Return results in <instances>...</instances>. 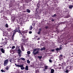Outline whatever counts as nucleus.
Wrapping results in <instances>:
<instances>
[{"instance_id":"obj_4","label":"nucleus","mask_w":73,"mask_h":73,"mask_svg":"<svg viewBox=\"0 0 73 73\" xmlns=\"http://www.w3.org/2000/svg\"><path fill=\"white\" fill-rule=\"evenodd\" d=\"M9 61H8V59H7L5 60L4 62V66H6L7 65H8Z\"/></svg>"},{"instance_id":"obj_16","label":"nucleus","mask_w":73,"mask_h":73,"mask_svg":"<svg viewBox=\"0 0 73 73\" xmlns=\"http://www.w3.org/2000/svg\"><path fill=\"white\" fill-rule=\"evenodd\" d=\"M9 66H7L5 68V69H6V70H8V69H9Z\"/></svg>"},{"instance_id":"obj_23","label":"nucleus","mask_w":73,"mask_h":73,"mask_svg":"<svg viewBox=\"0 0 73 73\" xmlns=\"http://www.w3.org/2000/svg\"><path fill=\"white\" fill-rule=\"evenodd\" d=\"M5 27H6V28H8V25L7 24H6L5 25Z\"/></svg>"},{"instance_id":"obj_51","label":"nucleus","mask_w":73,"mask_h":73,"mask_svg":"<svg viewBox=\"0 0 73 73\" xmlns=\"http://www.w3.org/2000/svg\"><path fill=\"white\" fill-rule=\"evenodd\" d=\"M69 1H70V0H68Z\"/></svg>"},{"instance_id":"obj_36","label":"nucleus","mask_w":73,"mask_h":73,"mask_svg":"<svg viewBox=\"0 0 73 73\" xmlns=\"http://www.w3.org/2000/svg\"><path fill=\"white\" fill-rule=\"evenodd\" d=\"M67 68H69V69H70V66H67Z\"/></svg>"},{"instance_id":"obj_50","label":"nucleus","mask_w":73,"mask_h":73,"mask_svg":"<svg viewBox=\"0 0 73 73\" xmlns=\"http://www.w3.org/2000/svg\"><path fill=\"white\" fill-rule=\"evenodd\" d=\"M6 0V1H8V0Z\"/></svg>"},{"instance_id":"obj_35","label":"nucleus","mask_w":73,"mask_h":73,"mask_svg":"<svg viewBox=\"0 0 73 73\" xmlns=\"http://www.w3.org/2000/svg\"><path fill=\"white\" fill-rule=\"evenodd\" d=\"M29 33L30 34H31V33H32V31H30L29 32Z\"/></svg>"},{"instance_id":"obj_29","label":"nucleus","mask_w":73,"mask_h":73,"mask_svg":"<svg viewBox=\"0 0 73 73\" xmlns=\"http://www.w3.org/2000/svg\"><path fill=\"white\" fill-rule=\"evenodd\" d=\"M65 62H64L63 63H62V65L63 66H64V65L65 64Z\"/></svg>"},{"instance_id":"obj_45","label":"nucleus","mask_w":73,"mask_h":73,"mask_svg":"<svg viewBox=\"0 0 73 73\" xmlns=\"http://www.w3.org/2000/svg\"><path fill=\"white\" fill-rule=\"evenodd\" d=\"M0 47H1V48H2L3 47V46H0Z\"/></svg>"},{"instance_id":"obj_27","label":"nucleus","mask_w":73,"mask_h":73,"mask_svg":"<svg viewBox=\"0 0 73 73\" xmlns=\"http://www.w3.org/2000/svg\"><path fill=\"white\" fill-rule=\"evenodd\" d=\"M27 61L28 64H30V61L29 60H28Z\"/></svg>"},{"instance_id":"obj_17","label":"nucleus","mask_w":73,"mask_h":73,"mask_svg":"<svg viewBox=\"0 0 73 73\" xmlns=\"http://www.w3.org/2000/svg\"><path fill=\"white\" fill-rule=\"evenodd\" d=\"M62 48V45H60V48H59V50H60Z\"/></svg>"},{"instance_id":"obj_26","label":"nucleus","mask_w":73,"mask_h":73,"mask_svg":"<svg viewBox=\"0 0 73 73\" xmlns=\"http://www.w3.org/2000/svg\"><path fill=\"white\" fill-rule=\"evenodd\" d=\"M69 72V70H66L65 71V72H66V73H68V72Z\"/></svg>"},{"instance_id":"obj_6","label":"nucleus","mask_w":73,"mask_h":73,"mask_svg":"<svg viewBox=\"0 0 73 73\" xmlns=\"http://www.w3.org/2000/svg\"><path fill=\"white\" fill-rule=\"evenodd\" d=\"M17 31H13V33H12L13 34V36H12V39H13V38H14V36H15L14 35L15 34V33H16Z\"/></svg>"},{"instance_id":"obj_18","label":"nucleus","mask_w":73,"mask_h":73,"mask_svg":"<svg viewBox=\"0 0 73 73\" xmlns=\"http://www.w3.org/2000/svg\"><path fill=\"white\" fill-rule=\"evenodd\" d=\"M52 17H56L57 16V15H56V14H54V15H52Z\"/></svg>"},{"instance_id":"obj_8","label":"nucleus","mask_w":73,"mask_h":73,"mask_svg":"<svg viewBox=\"0 0 73 73\" xmlns=\"http://www.w3.org/2000/svg\"><path fill=\"white\" fill-rule=\"evenodd\" d=\"M6 40H5L4 42H3V44L2 43H1L0 44V45H3H3H5V44H7V39H5Z\"/></svg>"},{"instance_id":"obj_48","label":"nucleus","mask_w":73,"mask_h":73,"mask_svg":"<svg viewBox=\"0 0 73 73\" xmlns=\"http://www.w3.org/2000/svg\"><path fill=\"white\" fill-rule=\"evenodd\" d=\"M36 12L37 13V11H36Z\"/></svg>"},{"instance_id":"obj_33","label":"nucleus","mask_w":73,"mask_h":73,"mask_svg":"<svg viewBox=\"0 0 73 73\" xmlns=\"http://www.w3.org/2000/svg\"><path fill=\"white\" fill-rule=\"evenodd\" d=\"M41 29H39V32H41Z\"/></svg>"},{"instance_id":"obj_39","label":"nucleus","mask_w":73,"mask_h":73,"mask_svg":"<svg viewBox=\"0 0 73 73\" xmlns=\"http://www.w3.org/2000/svg\"><path fill=\"white\" fill-rule=\"evenodd\" d=\"M18 54H19V56L20 57V56H21V53H18Z\"/></svg>"},{"instance_id":"obj_5","label":"nucleus","mask_w":73,"mask_h":73,"mask_svg":"<svg viewBox=\"0 0 73 73\" xmlns=\"http://www.w3.org/2000/svg\"><path fill=\"white\" fill-rule=\"evenodd\" d=\"M16 51L18 53H21V51L20 49L19 48H17L16 49Z\"/></svg>"},{"instance_id":"obj_7","label":"nucleus","mask_w":73,"mask_h":73,"mask_svg":"<svg viewBox=\"0 0 73 73\" xmlns=\"http://www.w3.org/2000/svg\"><path fill=\"white\" fill-rule=\"evenodd\" d=\"M24 43H22L21 44V50H22V51H24V49L23 47V45H24Z\"/></svg>"},{"instance_id":"obj_52","label":"nucleus","mask_w":73,"mask_h":73,"mask_svg":"<svg viewBox=\"0 0 73 73\" xmlns=\"http://www.w3.org/2000/svg\"><path fill=\"white\" fill-rule=\"evenodd\" d=\"M2 40H3V38H2Z\"/></svg>"},{"instance_id":"obj_25","label":"nucleus","mask_w":73,"mask_h":73,"mask_svg":"<svg viewBox=\"0 0 73 73\" xmlns=\"http://www.w3.org/2000/svg\"><path fill=\"white\" fill-rule=\"evenodd\" d=\"M38 58L40 60H41V58H42V56H38Z\"/></svg>"},{"instance_id":"obj_22","label":"nucleus","mask_w":73,"mask_h":73,"mask_svg":"<svg viewBox=\"0 0 73 73\" xmlns=\"http://www.w3.org/2000/svg\"><path fill=\"white\" fill-rule=\"evenodd\" d=\"M21 60H23V61H25V58H20Z\"/></svg>"},{"instance_id":"obj_28","label":"nucleus","mask_w":73,"mask_h":73,"mask_svg":"<svg viewBox=\"0 0 73 73\" xmlns=\"http://www.w3.org/2000/svg\"><path fill=\"white\" fill-rule=\"evenodd\" d=\"M45 69H48V66H45Z\"/></svg>"},{"instance_id":"obj_30","label":"nucleus","mask_w":73,"mask_h":73,"mask_svg":"<svg viewBox=\"0 0 73 73\" xmlns=\"http://www.w3.org/2000/svg\"><path fill=\"white\" fill-rule=\"evenodd\" d=\"M15 46H13L11 48L13 49H15Z\"/></svg>"},{"instance_id":"obj_42","label":"nucleus","mask_w":73,"mask_h":73,"mask_svg":"<svg viewBox=\"0 0 73 73\" xmlns=\"http://www.w3.org/2000/svg\"><path fill=\"white\" fill-rule=\"evenodd\" d=\"M40 40L39 38H38L37 39V40Z\"/></svg>"},{"instance_id":"obj_21","label":"nucleus","mask_w":73,"mask_h":73,"mask_svg":"<svg viewBox=\"0 0 73 73\" xmlns=\"http://www.w3.org/2000/svg\"><path fill=\"white\" fill-rule=\"evenodd\" d=\"M45 47H43L42 48H41L40 50H45Z\"/></svg>"},{"instance_id":"obj_11","label":"nucleus","mask_w":73,"mask_h":73,"mask_svg":"<svg viewBox=\"0 0 73 73\" xmlns=\"http://www.w3.org/2000/svg\"><path fill=\"white\" fill-rule=\"evenodd\" d=\"M7 31H8L9 32H11V31H12V28H9L7 29Z\"/></svg>"},{"instance_id":"obj_44","label":"nucleus","mask_w":73,"mask_h":73,"mask_svg":"<svg viewBox=\"0 0 73 73\" xmlns=\"http://www.w3.org/2000/svg\"><path fill=\"white\" fill-rule=\"evenodd\" d=\"M43 71H45V69H43Z\"/></svg>"},{"instance_id":"obj_24","label":"nucleus","mask_w":73,"mask_h":73,"mask_svg":"<svg viewBox=\"0 0 73 73\" xmlns=\"http://www.w3.org/2000/svg\"><path fill=\"white\" fill-rule=\"evenodd\" d=\"M27 53L28 54H31V51H28L27 52Z\"/></svg>"},{"instance_id":"obj_12","label":"nucleus","mask_w":73,"mask_h":73,"mask_svg":"<svg viewBox=\"0 0 73 73\" xmlns=\"http://www.w3.org/2000/svg\"><path fill=\"white\" fill-rule=\"evenodd\" d=\"M3 35H7V32L5 31H3Z\"/></svg>"},{"instance_id":"obj_10","label":"nucleus","mask_w":73,"mask_h":73,"mask_svg":"<svg viewBox=\"0 0 73 73\" xmlns=\"http://www.w3.org/2000/svg\"><path fill=\"white\" fill-rule=\"evenodd\" d=\"M63 56L62 54H60V56H59V58L60 60H62V57Z\"/></svg>"},{"instance_id":"obj_40","label":"nucleus","mask_w":73,"mask_h":73,"mask_svg":"<svg viewBox=\"0 0 73 73\" xmlns=\"http://www.w3.org/2000/svg\"><path fill=\"white\" fill-rule=\"evenodd\" d=\"M38 34H40V32H39V31H38V32L37 33Z\"/></svg>"},{"instance_id":"obj_38","label":"nucleus","mask_w":73,"mask_h":73,"mask_svg":"<svg viewBox=\"0 0 73 73\" xmlns=\"http://www.w3.org/2000/svg\"><path fill=\"white\" fill-rule=\"evenodd\" d=\"M1 72H4V70H1Z\"/></svg>"},{"instance_id":"obj_9","label":"nucleus","mask_w":73,"mask_h":73,"mask_svg":"<svg viewBox=\"0 0 73 73\" xmlns=\"http://www.w3.org/2000/svg\"><path fill=\"white\" fill-rule=\"evenodd\" d=\"M0 50L1 52L2 53H4L5 52V50H4V49H3V48H1L0 49Z\"/></svg>"},{"instance_id":"obj_34","label":"nucleus","mask_w":73,"mask_h":73,"mask_svg":"<svg viewBox=\"0 0 73 73\" xmlns=\"http://www.w3.org/2000/svg\"><path fill=\"white\" fill-rule=\"evenodd\" d=\"M46 29H48V26H46L45 27Z\"/></svg>"},{"instance_id":"obj_47","label":"nucleus","mask_w":73,"mask_h":73,"mask_svg":"<svg viewBox=\"0 0 73 73\" xmlns=\"http://www.w3.org/2000/svg\"><path fill=\"white\" fill-rule=\"evenodd\" d=\"M52 21H54V20L53 19L52 20Z\"/></svg>"},{"instance_id":"obj_31","label":"nucleus","mask_w":73,"mask_h":73,"mask_svg":"<svg viewBox=\"0 0 73 73\" xmlns=\"http://www.w3.org/2000/svg\"><path fill=\"white\" fill-rule=\"evenodd\" d=\"M12 59H11L10 60V62H12Z\"/></svg>"},{"instance_id":"obj_32","label":"nucleus","mask_w":73,"mask_h":73,"mask_svg":"<svg viewBox=\"0 0 73 73\" xmlns=\"http://www.w3.org/2000/svg\"><path fill=\"white\" fill-rule=\"evenodd\" d=\"M56 50H60L58 48H57L56 49Z\"/></svg>"},{"instance_id":"obj_49","label":"nucleus","mask_w":73,"mask_h":73,"mask_svg":"<svg viewBox=\"0 0 73 73\" xmlns=\"http://www.w3.org/2000/svg\"><path fill=\"white\" fill-rule=\"evenodd\" d=\"M65 45H66V43L65 44Z\"/></svg>"},{"instance_id":"obj_14","label":"nucleus","mask_w":73,"mask_h":73,"mask_svg":"<svg viewBox=\"0 0 73 73\" xmlns=\"http://www.w3.org/2000/svg\"><path fill=\"white\" fill-rule=\"evenodd\" d=\"M54 70L53 69H51V73H54Z\"/></svg>"},{"instance_id":"obj_2","label":"nucleus","mask_w":73,"mask_h":73,"mask_svg":"<svg viewBox=\"0 0 73 73\" xmlns=\"http://www.w3.org/2000/svg\"><path fill=\"white\" fill-rule=\"evenodd\" d=\"M37 50L38 51H37ZM40 50V48H36V49H34L33 52V54L34 55H36V54H38L39 53V51ZM36 51H37L36 52Z\"/></svg>"},{"instance_id":"obj_41","label":"nucleus","mask_w":73,"mask_h":73,"mask_svg":"<svg viewBox=\"0 0 73 73\" xmlns=\"http://www.w3.org/2000/svg\"><path fill=\"white\" fill-rule=\"evenodd\" d=\"M54 50H51V51H52V52H53Z\"/></svg>"},{"instance_id":"obj_15","label":"nucleus","mask_w":73,"mask_h":73,"mask_svg":"<svg viewBox=\"0 0 73 73\" xmlns=\"http://www.w3.org/2000/svg\"><path fill=\"white\" fill-rule=\"evenodd\" d=\"M25 70H28V66H26L25 68Z\"/></svg>"},{"instance_id":"obj_3","label":"nucleus","mask_w":73,"mask_h":73,"mask_svg":"<svg viewBox=\"0 0 73 73\" xmlns=\"http://www.w3.org/2000/svg\"><path fill=\"white\" fill-rule=\"evenodd\" d=\"M15 65L16 67H20L21 68V70H24L25 69L24 67L23 66V65H19V64H15Z\"/></svg>"},{"instance_id":"obj_1","label":"nucleus","mask_w":73,"mask_h":73,"mask_svg":"<svg viewBox=\"0 0 73 73\" xmlns=\"http://www.w3.org/2000/svg\"><path fill=\"white\" fill-rule=\"evenodd\" d=\"M16 31L17 32H19L20 34L19 35L21 37V36H22L23 38L22 39V41L23 42H27V40H28V38H26L25 37V36H24V34L25 33H27V31H22L23 34L20 32V30H19V27H18V28L16 27Z\"/></svg>"},{"instance_id":"obj_37","label":"nucleus","mask_w":73,"mask_h":73,"mask_svg":"<svg viewBox=\"0 0 73 73\" xmlns=\"http://www.w3.org/2000/svg\"><path fill=\"white\" fill-rule=\"evenodd\" d=\"M49 61L50 62H52V60L50 59L49 60Z\"/></svg>"},{"instance_id":"obj_46","label":"nucleus","mask_w":73,"mask_h":73,"mask_svg":"<svg viewBox=\"0 0 73 73\" xmlns=\"http://www.w3.org/2000/svg\"><path fill=\"white\" fill-rule=\"evenodd\" d=\"M1 53L0 52V56L1 55Z\"/></svg>"},{"instance_id":"obj_20","label":"nucleus","mask_w":73,"mask_h":73,"mask_svg":"<svg viewBox=\"0 0 73 73\" xmlns=\"http://www.w3.org/2000/svg\"><path fill=\"white\" fill-rule=\"evenodd\" d=\"M27 12H28V13H30V12H31V11L29 9H27Z\"/></svg>"},{"instance_id":"obj_13","label":"nucleus","mask_w":73,"mask_h":73,"mask_svg":"<svg viewBox=\"0 0 73 73\" xmlns=\"http://www.w3.org/2000/svg\"><path fill=\"white\" fill-rule=\"evenodd\" d=\"M73 6L72 5H70L69 6V9H72V8H73Z\"/></svg>"},{"instance_id":"obj_19","label":"nucleus","mask_w":73,"mask_h":73,"mask_svg":"<svg viewBox=\"0 0 73 73\" xmlns=\"http://www.w3.org/2000/svg\"><path fill=\"white\" fill-rule=\"evenodd\" d=\"M29 29L30 31H31L32 29V26H31L29 27Z\"/></svg>"},{"instance_id":"obj_43","label":"nucleus","mask_w":73,"mask_h":73,"mask_svg":"<svg viewBox=\"0 0 73 73\" xmlns=\"http://www.w3.org/2000/svg\"><path fill=\"white\" fill-rule=\"evenodd\" d=\"M33 26H35V23H33Z\"/></svg>"}]
</instances>
